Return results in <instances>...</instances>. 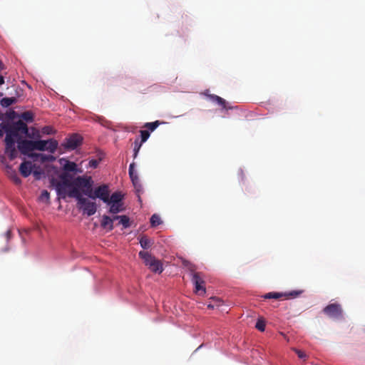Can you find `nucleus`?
I'll list each match as a JSON object with an SVG mask.
<instances>
[{"label":"nucleus","mask_w":365,"mask_h":365,"mask_svg":"<svg viewBox=\"0 0 365 365\" xmlns=\"http://www.w3.org/2000/svg\"><path fill=\"white\" fill-rule=\"evenodd\" d=\"M21 118L26 122H32L34 120V115L31 111H25L22 113Z\"/></svg>","instance_id":"a878e982"},{"label":"nucleus","mask_w":365,"mask_h":365,"mask_svg":"<svg viewBox=\"0 0 365 365\" xmlns=\"http://www.w3.org/2000/svg\"><path fill=\"white\" fill-rule=\"evenodd\" d=\"M161 123H163L162 122L159 121V120H155L154 122H151V123H146L145 125H144V128H147L149 132H153V130H155L159 125H160Z\"/></svg>","instance_id":"393cba45"},{"label":"nucleus","mask_w":365,"mask_h":365,"mask_svg":"<svg viewBox=\"0 0 365 365\" xmlns=\"http://www.w3.org/2000/svg\"><path fill=\"white\" fill-rule=\"evenodd\" d=\"M162 222L160 217L154 214L150 217V225L152 227H156L159 225H160Z\"/></svg>","instance_id":"bb28decb"},{"label":"nucleus","mask_w":365,"mask_h":365,"mask_svg":"<svg viewBox=\"0 0 365 365\" xmlns=\"http://www.w3.org/2000/svg\"><path fill=\"white\" fill-rule=\"evenodd\" d=\"M140 138H141L140 143H143L148 139V138L150 136V132H149V130H140Z\"/></svg>","instance_id":"c85d7f7f"},{"label":"nucleus","mask_w":365,"mask_h":365,"mask_svg":"<svg viewBox=\"0 0 365 365\" xmlns=\"http://www.w3.org/2000/svg\"><path fill=\"white\" fill-rule=\"evenodd\" d=\"M3 136V132L1 130H0V138Z\"/></svg>","instance_id":"de8ad7c7"},{"label":"nucleus","mask_w":365,"mask_h":365,"mask_svg":"<svg viewBox=\"0 0 365 365\" xmlns=\"http://www.w3.org/2000/svg\"><path fill=\"white\" fill-rule=\"evenodd\" d=\"M70 190L68 191L66 190V195L70 197H74L78 200V203L81 201L80 199H83V197L80 192L79 188L76 186H71L69 187Z\"/></svg>","instance_id":"f3484780"},{"label":"nucleus","mask_w":365,"mask_h":365,"mask_svg":"<svg viewBox=\"0 0 365 365\" xmlns=\"http://www.w3.org/2000/svg\"><path fill=\"white\" fill-rule=\"evenodd\" d=\"M60 163L63 166V169L64 170L63 173L73 172V173H82L83 170L81 169H78L77 168V165L74 162L69 161L68 160H65L63 158L60 160Z\"/></svg>","instance_id":"4468645a"},{"label":"nucleus","mask_w":365,"mask_h":365,"mask_svg":"<svg viewBox=\"0 0 365 365\" xmlns=\"http://www.w3.org/2000/svg\"><path fill=\"white\" fill-rule=\"evenodd\" d=\"M6 168L8 170V173H9L10 178L16 183L21 184V180L18 176L17 173L11 168V166L9 165H6Z\"/></svg>","instance_id":"412c9836"},{"label":"nucleus","mask_w":365,"mask_h":365,"mask_svg":"<svg viewBox=\"0 0 365 365\" xmlns=\"http://www.w3.org/2000/svg\"><path fill=\"white\" fill-rule=\"evenodd\" d=\"M6 137H5V153L8 154L10 160H14L17 157V150L15 148V138L11 135V133H9V130H6Z\"/></svg>","instance_id":"0eeeda50"},{"label":"nucleus","mask_w":365,"mask_h":365,"mask_svg":"<svg viewBox=\"0 0 365 365\" xmlns=\"http://www.w3.org/2000/svg\"><path fill=\"white\" fill-rule=\"evenodd\" d=\"M93 180L91 176H78L73 180V185L81 188L84 195L91 196L92 194Z\"/></svg>","instance_id":"20e7f679"},{"label":"nucleus","mask_w":365,"mask_h":365,"mask_svg":"<svg viewBox=\"0 0 365 365\" xmlns=\"http://www.w3.org/2000/svg\"><path fill=\"white\" fill-rule=\"evenodd\" d=\"M49 192L47 190H43L40 195V200L42 201L48 202L49 200Z\"/></svg>","instance_id":"473e14b6"},{"label":"nucleus","mask_w":365,"mask_h":365,"mask_svg":"<svg viewBox=\"0 0 365 365\" xmlns=\"http://www.w3.org/2000/svg\"><path fill=\"white\" fill-rule=\"evenodd\" d=\"M0 162L4 165H8L5 156L3 155H0Z\"/></svg>","instance_id":"58836bf2"},{"label":"nucleus","mask_w":365,"mask_h":365,"mask_svg":"<svg viewBox=\"0 0 365 365\" xmlns=\"http://www.w3.org/2000/svg\"><path fill=\"white\" fill-rule=\"evenodd\" d=\"M34 176L36 178V179H39L41 175V172L35 170L33 172Z\"/></svg>","instance_id":"ea45409f"},{"label":"nucleus","mask_w":365,"mask_h":365,"mask_svg":"<svg viewBox=\"0 0 365 365\" xmlns=\"http://www.w3.org/2000/svg\"><path fill=\"white\" fill-rule=\"evenodd\" d=\"M110 195L109 187L107 185L103 184L92 190V194L88 196L91 199L99 198L103 200L105 203L108 201V197Z\"/></svg>","instance_id":"1a4fd4ad"},{"label":"nucleus","mask_w":365,"mask_h":365,"mask_svg":"<svg viewBox=\"0 0 365 365\" xmlns=\"http://www.w3.org/2000/svg\"><path fill=\"white\" fill-rule=\"evenodd\" d=\"M120 217H121V215H115V216H113V217L112 219H113V221H114V220H120Z\"/></svg>","instance_id":"c03bdc74"},{"label":"nucleus","mask_w":365,"mask_h":365,"mask_svg":"<svg viewBox=\"0 0 365 365\" xmlns=\"http://www.w3.org/2000/svg\"><path fill=\"white\" fill-rule=\"evenodd\" d=\"M292 349L297 354L299 359H302L304 360L307 359V354L304 351L296 348H292Z\"/></svg>","instance_id":"2f4dec72"},{"label":"nucleus","mask_w":365,"mask_h":365,"mask_svg":"<svg viewBox=\"0 0 365 365\" xmlns=\"http://www.w3.org/2000/svg\"><path fill=\"white\" fill-rule=\"evenodd\" d=\"M323 312L328 317L334 319H341L343 316V309L341 304L331 303L323 309Z\"/></svg>","instance_id":"6e6552de"},{"label":"nucleus","mask_w":365,"mask_h":365,"mask_svg":"<svg viewBox=\"0 0 365 365\" xmlns=\"http://www.w3.org/2000/svg\"><path fill=\"white\" fill-rule=\"evenodd\" d=\"M302 293V291H292L289 292H269L264 297L265 299H279L284 297L285 299L296 298Z\"/></svg>","instance_id":"9b49d317"},{"label":"nucleus","mask_w":365,"mask_h":365,"mask_svg":"<svg viewBox=\"0 0 365 365\" xmlns=\"http://www.w3.org/2000/svg\"><path fill=\"white\" fill-rule=\"evenodd\" d=\"M17 102V98L16 97H5L1 99V105L4 107L7 108L10 106L12 104H14Z\"/></svg>","instance_id":"4be33fe9"},{"label":"nucleus","mask_w":365,"mask_h":365,"mask_svg":"<svg viewBox=\"0 0 365 365\" xmlns=\"http://www.w3.org/2000/svg\"><path fill=\"white\" fill-rule=\"evenodd\" d=\"M29 157L33 158H40L41 162H47V161H53L55 160V158L53 155H45L41 153H31L29 155Z\"/></svg>","instance_id":"aec40b11"},{"label":"nucleus","mask_w":365,"mask_h":365,"mask_svg":"<svg viewBox=\"0 0 365 365\" xmlns=\"http://www.w3.org/2000/svg\"><path fill=\"white\" fill-rule=\"evenodd\" d=\"M54 130L51 126H45L42 128V133L47 135H51L54 133Z\"/></svg>","instance_id":"72a5a7b5"},{"label":"nucleus","mask_w":365,"mask_h":365,"mask_svg":"<svg viewBox=\"0 0 365 365\" xmlns=\"http://www.w3.org/2000/svg\"><path fill=\"white\" fill-rule=\"evenodd\" d=\"M213 300L216 302V306H220L221 304V301L220 299H213Z\"/></svg>","instance_id":"79ce46f5"},{"label":"nucleus","mask_w":365,"mask_h":365,"mask_svg":"<svg viewBox=\"0 0 365 365\" xmlns=\"http://www.w3.org/2000/svg\"><path fill=\"white\" fill-rule=\"evenodd\" d=\"M7 117L10 119H13L15 118L16 113L14 110H10L6 113Z\"/></svg>","instance_id":"e433bc0d"},{"label":"nucleus","mask_w":365,"mask_h":365,"mask_svg":"<svg viewBox=\"0 0 365 365\" xmlns=\"http://www.w3.org/2000/svg\"><path fill=\"white\" fill-rule=\"evenodd\" d=\"M82 142V138L78 134H73L71 136L66 139V142L63 144L67 150H75Z\"/></svg>","instance_id":"f8f14e48"},{"label":"nucleus","mask_w":365,"mask_h":365,"mask_svg":"<svg viewBox=\"0 0 365 365\" xmlns=\"http://www.w3.org/2000/svg\"><path fill=\"white\" fill-rule=\"evenodd\" d=\"M110 205L109 209V212L112 214H117L121 211L123 210V203H110L109 204Z\"/></svg>","instance_id":"5701e85b"},{"label":"nucleus","mask_w":365,"mask_h":365,"mask_svg":"<svg viewBox=\"0 0 365 365\" xmlns=\"http://www.w3.org/2000/svg\"><path fill=\"white\" fill-rule=\"evenodd\" d=\"M34 150L44 151L47 150L51 153H54L58 148V141L54 139L48 140H34Z\"/></svg>","instance_id":"423d86ee"},{"label":"nucleus","mask_w":365,"mask_h":365,"mask_svg":"<svg viewBox=\"0 0 365 365\" xmlns=\"http://www.w3.org/2000/svg\"><path fill=\"white\" fill-rule=\"evenodd\" d=\"M183 265L187 267L192 274V282L195 285V292L199 294L205 293V281L200 272H195V267L187 261L183 262Z\"/></svg>","instance_id":"f03ea898"},{"label":"nucleus","mask_w":365,"mask_h":365,"mask_svg":"<svg viewBox=\"0 0 365 365\" xmlns=\"http://www.w3.org/2000/svg\"><path fill=\"white\" fill-rule=\"evenodd\" d=\"M4 69V64L2 61L0 60V71Z\"/></svg>","instance_id":"a18cd8bd"},{"label":"nucleus","mask_w":365,"mask_h":365,"mask_svg":"<svg viewBox=\"0 0 365 365\" xmlns=\"http://www.w3.org/2000/svg\"><path fill=\"white\" fill-rule=\"evenodd\" d=\"M18 149L23 155L29 156V152L34 150V140H21L18 141Z\"/></svg>","instance_id":"ddd939ff"},{"label":"nucleus","mask_w":365,"mask_h":365,"mask_svg":"<svg viewBox=\"0 0 365 365\" xmlns=\"http://www.w3.org/2000/svg\"><path fill=\"white\" fill-rule=\"evenodd\" d=\"M11 235V230L6 231V237L7 240H9L10 239Z\"/></svg>","instance_id":"a19ab883"},{"label":"nucleus","mask_w":365,"mask_h":365,"mask_svg":"<svg viewBox=\"0 0 365 365\" xmlns=\"http://www.w3.org/2000/svg\"><path fill=\"white\" fill-rule=\"evenodd\" d=\"M143 143H141L140 142L138 141V139H136L134 142V155H133V157L134 158H136L140 149V147L142 145Z\"/></svg>","instance_id":"c756f323"},{"label":"nucleus","mask_w":365,"mask_h":365,"mask_svg":"<svg viewBox=\"0 0 365 365\" xmlns=\"http://www.w3.org/2000/svg\"><path fill=\"white\" fill-rule=\"evenodd\" d=\"M59 178L61 181H57L53 178L51 183L55 186L57 195L62 198H65L66 197V188L73 186V180H71L72 176L68 173H62Z\"/></svg>","instance_id":"f257e3e1"},{"label":"nucleus","mask_w":365,"mask_h":365,"mask_svg":"<svg viewBox=\"0 0 365 365\" xmlns=\"http://www.w3.org/2000/svg\"><path fill=\"white\" fill-rule=\"evenodd\" d=\"M80 200L78 205L79 208L83 210V213L87 214L88 216H91L96 213L97 210L96 202H91L85 197L80 199Z\"/></svg>","instance_id":"9d476101"},{"label":"nucleus","mask_w":365,"mask_h":365,"mask_svg":"<svg viewBox=\"0 0 365 365\" xmlns=\"http://www.w3.org/2000/svg\"><path fill=\"white\" fill-rule=\"evenodd\" d=\"M139 257L143 260L145 264L153 272L161 273L163 271V267L161 261L157 259L149 252L140 251Z\"/></svg>","instance_id":"7ed1b4c3"},{"label":"nucleus","mask_w":365,"mask_h":365,"mask_svg":"<svg viewBox=\"0 0 365 365\" xmlns=\"http://www.w3.org/2000/svg\"><path fill=\"white\" fill-rule=\"evenodd\" d=\"M123 198V195L121 194L120 192H113L110 196L108 197V201L106 203L110 204V203H123L122 200Z\"/></svg>","instance_id":"6ab92c4d"},{"label":"nucleus","mask_w":365,"mask_h":365,"mask_svg":"<svg viewBox=\"0 0 365 365\" xmlns=\"http://www.w3.org/2000/svg\"><path fill=\"white\" fill-rule=\"evenodd\" d=\"M130 219L126 215H121L119 224H121L124 228H127L130 226L129 223Z\"/></svg>","instance_id":"cd10ccee"},{"label":"nucleus","mask_w":365,"mask_h":365,"mask_svg":"<svg viewBox=\"0 0 365 365\" xmlns=\"http://www.w3.org/2000/svg\"><path fill=\"white\" fill-rule=\"evenodd\" d=\"M4 83V76L0 75V86L3 85Z\"/></svg>","instance_id":"37998d69"},{"label":"nucleus","mask_w":365,"mask_h":365,"mask_svg":"<svg viewBox=\"0 0 365 365\" xmlns=\"http://www.w3.org/2000/svg\"><path fill=\"white\" fill-rule=\"evenodd\" d=\"M215 304H207V307L210 309H213L215 307Z\"/></svg>","instance_id":"49530a36"},{"label":"nucleus","mask_w":365,"mask_h":365,"mask_svg":"<svg viewBox=\"0 0 365 365\" xmlns=\"http://www.w3.org/2000/svg\"><path fill=\"white\" fill-rule=\"evenodd\" d=\"M255 327L260 331H264L265 329V322L262 319H258Z\"/></svg>","instance_id":"7c9ffc66"},{"label":"nucleus","mask_w":365,"mask_h":365,"mask_svg":"<svg viewBox=\"0 0 365 365\" xmlns=\"http://www.w3.org/2000/svg\"><path fill=\"white\" fill-rule=\"evenodd\" d=\"M101 226L103 229H107L108 231H111L114 228L113 220L111 217H110L109 216L104 215L102 217V220L101 222Z\"/></svg>","instance_id":"dca6fc26"},{"label":"nucleus","mask_w":365,"mask_h":365,"mask_svg":"<svg viewBox=\"0 0 365 365\" xmlns=\"http://www.w3.org/2000/svg\"><path fill=\"white\" fill-rule=\"evenodd\" d=\"M100 160L92 159L88 163V166L91 168H96L99 164Z\"/></svg>","instance_id":"f704fd0d"},{"label":"nucleus","mask_w":365,"mask_h":365,"mask_svg":"<svg viewBox=\"0 0 365 365\" xmlns=\"http://www.w3.org/2000/svg\"><path fill=\"white\" fill-rule=\"evenodd\" d=\"M153 242L147 236L143 235L140 239V246L143 249H148Z\"/></svg>","instance_id":"b1692460"},{"label":"nucleus","mask_w":365,"mask_h":365,"mask_svg":"<svg viewBox=\"0 0 365 365\" xmlns=\"http://www.w3.org/2000/svg\"><path fill=\"white\" fill-rule=\"evenodd\" d=\"M207 97L209 98V99L210 101L217 103L223 109H227V103H226L225 100L223 99L222 98H221L215 94H209V95H207Z\"/></svg>","instance_id":"a211bd4d"},{"label":"nucleus","mask_w":365,"mask_h":365,"mask_svg":"<svg viewBox=\"0 0 365 365\" xmlns=\"http://www.w3.org/2000/svg\"><path fill=\"white\" fill-rule=\"evenodd\" d=\"M33 165L30 161H24L19 166V172L24 178L29 177L32 172Z\"/></svg>","instance_id":"2eb2a0df"},{"label":"nucleus","mask_w":365,"mask_h":365,"mask_svg":"<svg viewBox=\"0 0 365 365\" xmlns=\"http://www.w3.org/2000/svg\"><path fill=\"white\" fill-rule=\"evenodd\" d=\"M134 168H135V163H133L130 165L129 166V170H128V173H129V175H133V173H134Z\"/></svg>","instance_id":"4c0bfd02"},{"label":"nucleus","mask_w":365,"mask_h":365,"mask_svg":"<svg viewBox=\"0 0 365 365\" xmlns=\"http://www.w3.org/2000/svg\"><path fill=\"white\" fill-rule=\"evenodd\" d=\"M1 127L6 131V130H9V133H11V135L14 137L19 136V132L29 136V129L27 125L21 120H19L11 127H9L4 123L1 124Z\"/></svg>","instance_id":"39448f33"},{"label":"nucleus","mask_w":365,"mask_h":365,"mask_svg":"<svg viewBox=\"0 0 365 365\" xmlns=\"http://www.w3.org/2000/svg\"><path fill=\"white\" fill-rule=\"evenodd\" d=\"M130 178L133 182V183L135 185L137 182L138 181V177L137 174L134 172L132 175H130Z\"/></svg>","instance_id":"c9c22d12"}]
</instances>
